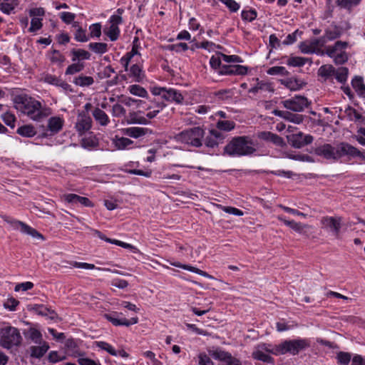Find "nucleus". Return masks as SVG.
Here are the masks:
<instances>
[{
  "mask_svg": "<svg viewBox=\"0 0 365 365\" xmlns=\"http://www.w3.org/2000/svg\"><path fill=\"white\" fill-rule=\"evenodd\" d=\"M309 153L326 160H336L342 157H361L362 153L356 148L347 143H340L336 146L329 143H315L309 150Z\"/></svg>",
  "mask_w": 365,
  "mask_h": 365,
  "instance_id": "obj_1",
  "label": "nucleus"
},
{
  "mask_svg": "<svg viewBox=\"0 0 365 365\" xmlns=\"http://www.w3.org/2000/svg\"><path fill=\"white\" fill-rule=\"evenodd\" d=\"M14 102L17 109L34 121H41L51 113L50 108L27 94L15 96Z\"/></svg>",
  "mask_w": 365,
  "mask_h": 365,
  "instance_id": "obj_2",
  "label": "nucleus"
},
{
  "mask_svg": "<svg viewBox=\"0 0 365 365\" xmlns=\"http://www.w3.org/2000/svg\"><path fill=\"white\" fill-rule=\"evenodd\" d=\"M257 150V140L250 135L232 137L224 148V153L233 158L252 156Z\"/></svg>",
  "mask_w": 365,
  "mask_h": 365,
  "instance_id": "obj_3",
  "label": "nucleus"
},
{
  "mask_svg": "<svg viewBox=\"0 0 365 365\" xmlns=\"http://www.w3.org/2000/svg\"><path fill=\"white\" fill-rule=\"evenodd\" d=\"M317 74L322 78L324 81H329L333 82V78H335L338 83L342 85L341 88L344 93L346 95L350 100L354 98V94L350 87L348 85L346 86L349 74V71L347 67L341 66L336 68L331 64H325L319 68Z\"/></svg>",
  "mask_w": 365,
  "mask_h": 365,
  "instance_id": "obj_4",
  "label": "nucleus"
},
{
  "mask_svg": "<svg viewBox=\"0 0 365 365\" xmlns=\"http://www.w3.org/2000/svg\"><path fill=\"white\" fill-rule=\"evenodd\" d=\"M22 337L19 330L11 326H6L0 329V346L9 349L21 344Z\"/></svg>",
  "mask_w": 365,
  "mask_h": 365,
  "instance_id": "obj_5",
  "label": "nucleus"
},
{
  "mask_svg": "<svg viewBox=\"0 0 365 365\" xmlns=\"http://www.w3.org/2000/svg\"><path fill=\"white\" fill-rule=\"evenodd\" d=\"M348 47L347 41H337L334 45L328 46L326 48L325 53L334 59L336 65H342L349 60V55L346 51Z\"/></svg>",
  "mask_w": 365,
  "mask_h": 365,
  "instance_id": "obj_6",
  "label": "nucleus"
},
{
  "mask_svg": "<svg viewBox=\"0 0 365 365\" xmlns=\"http://www.w3.org/2000/svg\"><path fill=\"white\" fill-rule=\"evenodd\" d=\"M151 93L154 96H160L164 101L169 103L182 105L184 103V96L182 93L173 88L155 86L151 88Z\"/></svg>",
  "mask_w": 365,
  "mask_h": 365,
  "instance_id": "obj_7",
  "label": "nucleus"
},
{
  "mask_svg": "<svg viewBox=\"0 0 365 365\" xmlns=\"http://www.w3.org/2000/svg\"><path fill=\"white\" fill-rule=\"evenodd\" d=\"M205 130L200 127H193L180 132L177 135L178 140L194 147H200L202 145V138Z\"/></svg>",
  "mask_w": 365,
  "mask_h": 365,
  "instance_id": "obj_8",
  "label": "nucleus"
},
{
  "mask_svg": "<svg viewBox=\"0 0 365 365\" xmlns=\"http://www.w3.org/2000/svg\"><path fill=\"white\" fill-rule=\"evenodd\" d=\"M309 346V342L305 339H298L294 340H287L277 346V353L284 354L289 353L292 355L297 354L300 351Z\"/></svg>",
  "mask_w": 365,
  "mask_h": 365,
  "instance_id": "obj_9",
  "label": "nucleus"
},
{
  "mask_svg": "<svg viewBox=\"0 0 365 365\" xmlns=\"http://www.w3.org/2000/svg\"><path fill=\"white\" fill-rule=\"evenodd\" d=\"M64 118L61 115L52 116L48 120L46 127L42 126V136H53L58 133L64 125Z\"/></svg>",
  "mask_w": 365,
  "mask_h": 365,
  "instance_id": "obj_10",
  "label": "nucleus"
},
{
  "mask_svg": "<svg viewBox=\"0 0 365 365\" xmlns=\"http://www.w3.org/2000/svg\"><path fill=\"white\" fill-rule=\"evenodd\" d=\"M282 104L287 110H290L294 112H302L305 108H307L309 106L310 102L306 97L297 95L294 97L282 101Z\"/></svg>",
  "mask_w": 365,
  "mask_h": 365,
  "instance_id": "obj_11",
  "label": "nucleus"
},
{
  "mask_svg": "<svg viewBox=\"0 0 365 365\" xmlns=\"http://www.w3.org/2000/svg\"><path fill=\"white\" fill-rule=\"evenodd\" d=\"M287 140L292 147L299 149L311 144L314 140V137L310 134H304L299 131L288 135Z\"/></svg>",
  "mask_w": 365,
  "mask_h": 365,
  "instance_id": "obj_12",
  "label": "nucleus"
},
{
  "mask_svg": "<svg viewBox=\"0 0 365 365\" xmlns=\"http://www.w3.org/2000/svg\"><path fill=\"white\" fill-rule=\"evenodd\" d=\"M249 67L240 64H225L221 71H217L220 76H245L247 74Z\"/></svg>",
  "mask_w": 365,
  "mask_h": 365,
  "instance_id": "obj_13",
  "label": "nucleus"
},
{
  "mask_svg": "<svg viewBox=\"0 0 365 365\" xmlns=\"http://www.w3.org/2000/svg\"><path fill=\"white\" fill-rule=\"evenodd\" d=\"M321 223L325 228L329 229L335 237H339L342 223V218L341 217L325 216L322 218Z\"/></svg>",
  "mask_w": 365,
  "mask_h": 365,
  "instance_id": "obj_14",
  "label": "nucleus"
},
{
  "mask_svg": "<svg viewBox=\"0 0 365 365\" xmlns=\"http://www.w3.org/2000/svg\"><path fill=\"white\" fill-rule=\"evenodd\" d=\"M6 221L11 223L15 229L20 230L22 233L31 235L35 238H39L41 240L43 239V235L40 234L36 230L32 228L23 222L19 220Z\"/></svg>",
  "mask_w": 365,
  "mask_h": 365,
  "instance_id": "obj_15",
  "label": "nucleus"
},
{
  "mask_svg": "<svg viewBox=\"0 0 365 365\" xmlns=\"http://www.w3.org/2000/svg\"><path fill=\"white\" fill-rule=\"evenodd\" d=\"M211 356L215 359L224 361L225 365H241L238 359L232 357L230 353L220 349L213 351Z\"/></svg>",
  "mask_w": 365,
  "mask_h": 365,
  "instance_id": "obj_16",
  "label": "nucleus"
},
{
  "mask_svg": "<svg viewBox=\"0 0 365 365\" xmlns=\"http://www.w3.org/2000/svg\"><path fill=\"white\" fill-rule=\"evenodd\" d=\"M118 315V313L113 314H106L104 315L105 318L111 322L114 326H125L128 327L132 324H135L138 322V317H133L130 319H127L125 318L118 319L115 316Z\"/></svg>",
  "mask_w": 365,
  "mask_h": 365,
  "instance_id": "obj_17",
  "label": "nucleus"
},
{
  "mask_svg": "<svg viewBox=\"0 0 365 365\" xmlns=\"http://www.w3.org/2000/svg\"><path fill=\"white\" fill-rule=\"evenodd\" d=\"M61 198L68 203L77 205L81 204L86 207H93L91 201L86 197H81L76 194L69 193L63 195Z\"/></svg>",
  "mask_w": 365,
  "mask_h": 365,
  "instance_id": "obj_18",
  "label": "nucleus"
},
{
  "mask_svg": "<svg viewBox=\"0 0 365 365\" xmlns=\"http://www.w3.org/2000/svg\"><path fill=\"white\" fill-rule=\"evenodd\" d=\"M258 138L261 140L271 142L277 146H286V143L282 137L270 131H262L259 133Z\"/></svg>",
  "mask_w": 365,
  "mask_h": 365,
  "instance_id": "obj_19",
  "label": "nucleus"
},
{
  "mask_svg": "<svg viewBox=\"0 0 365 365\" xmlns=\"http://www.w3.org/2000/svg\"><path fill=\"white\" fill-rule=\"evenodd\" d=\"M274 114L287 121L295 124H300L304 120V116L301 114L291 113L288 110H274Z\"/></svg>",
  "mask_w": 365,
  "mask_h": 365,
  "instance_id": "obj_20",
  "label": "nucleus"
},
{
  "mask_svg": "<svg viewBox=\"0 0 365 365\" xmlns=\"http://www.w3.org/2000/svg\"><path fill=\"white\" fill-rule=\"evenodd\" d=\"M125 135L134 138H138L152 133V130L148 128L130 127L123 130Z\"/></svg>",
  "mask_w": 365,
  "mask_h": 365,
  "instance_id": "obj_21",
  "label": "nucleus"
},
{
  "mask_svg": "<svg viewBox=\"0 0 365 365\" xmlns=\"http://www.w3.org/2000/svg\"><path fill=\"white\" fill-rule=\"evenodd\" d=\"M143 111H133L130 112L127 117V122L128 124H140V125H148L150 122L147 119L145 116L143 115Z\"/></svg>",
  "mask_w": 365,
  "mask_h": 365,
  "instance_id": "obj_22",
  "label": "nucleus"
},
{
  "mask_svg": "<svg viewBox=\"0 0 365 365\" xmlns=\"http://www.w3.org/2000/svg\"><path fill=\"white\" fill-rule=\"evenodd\" d=\"M91 118L89 116L83 115L78 118L75 128L79 135H83L91 128Z\"/></svg>",
  "mask_w": 365,
  "mask_h": 365,
  "instance_id": "obj_23",
  "label": "nucleus"
},
{
  "mask_svg": "<svg viewBox=\"0 0 365 365\" xmlns=\"http://www.w3.org/2000/svg\"><path fill=\"white\" fill-rule=\"evenodd\" d=\"M128 74L133 78V81L137 83L142 82L145 78L143 65L137 63L130 67Z\"/></svg>",
  "mask_w": 365,
  "mask_h": 365,
  "instance_id": "obj_24",
  "label": "nucleus"
},
{
  "mask_svg": "<svg viewBox=\"0 0 365 365\" xmlns=\"http://www.w3.org/2000/svg\"><path fill=\"white\" fill-rule=\"evenodd\" d=\"M211 137H207L205 140V146L208 148H215L217 146V140H222L224 138L223 134L217 130H210Z\"/></svg>",
  "mask_w": 365,
  "mask_h": 365,
  "instance_id": "obj_25",
  "label": "nucleus"
},
{
  "mask_svg": "<svg viewBox=\"0 0 365 365\" xmlns=\"http://www.w3.org/2000/svg\"><path fill=\"white\" fill-rule=\"evenodd\" d=\"M351 83L357 95L361 98H365V83L363 77L355 76L352 78Z\"/></svg>",
  "mask_w": 365,
  "mask_h": 365,
  "instance_id": "obj_26",
  "label": "nucleus"
},
{
  "mask_svg": "<svg viewBox=\"0 0 365 365\" xmlns=\"http://www.w3.org/2000/svg\"><path fill=\"white\" fill-rule=\"evenodd\" d=\"M91 56V53L84 49L73 48L71 51V61L73 62H83V61L89 60Z\"/></svg>",
  "mask_w": 365,
  "mask_h": 365,
  "instance_id": "obj_27",
  "label": "nucleus"
},
{
  "mask_svg": "<svg viewBox=\"0 0 365 365\" xmlns=\"http://www.w3.org/2000/svg\"><path fill=\"white\" fill-rule=\"evenodd\" d=\"M73 83L80 87H88L94 83V79L92 76H86L83 73L74 77L72 81Z\"/></svg>",
  "mask_w": 365,
  "mask_h": 365,
  "instance_id": "obj_28",
  "label": "nucleus"
},
{
  "mask_svg": "<svg viewBox=\"0 0 365 365\" xmlns=\"http://www.w3.org/2000/svg\"><path fill=\"white\" fill-rule=\"evenodd\" d=\"M19 4V0H2L0 1V11L9 15Z\"/></svg>",
  "mask_w": 365,
  "mask_h": 365,
  "instance_id": "obj_29",
  "label": "nucleus"
},
{
  "mask_svg": "<svg viewBox=\"0 0 365 365\" xmlns=\"http://www.w3.org/2000/svg\"><path fill=\"white\" fill-rule=\"evenodd\" d=\"M324 34L328 40L332 41L341 37L342 30L340 26L334 25L332 28L326 29Z\"/></svg>",
  "mask_w": 365,
  "mask_h": 365,
  "instance_id": "obj_30",
  "label": "nucleus"
},
{
  "mask_svg": "<svg viewBox=\"0 0 365 365\" xmlns=\"http://www.w3.org/2000/svg\"><path fill=\"white\" fill-rule=\"evenodd\" d=\"M49 346L46 342H43L41 346H32L30 347L31 356L34 358L42 357L48 350Z\"/></svg>",
  "mask_w": 365,
  "mask_h": 365,
  "instance_id": "obj_31",
  "label": "nucleus"
},
{
  "mask_svg": "<svg viewBox=\"0 0 365 365\" xmlns=\"http://www.w3.org/2000/svg\"><path fill=\"white\" fill-rule=\"evenodd\" d=\"M93 115L95 120L101 125H107L110 122L109 117L106 112L98 108L93 110Z\"/></svg>",
  "mask_w": 365,
  "mask_h": 365,
  "instance_id": "obj_32",
  "label": "nucleus"
},
{
  "mask_svg": "<svg viewBox=\"0 0 365 365\" xmlns=\"http://www.w3.org/2000/svg\"><path fill=\"white\" fill-rule=\"evenodd\" d=\"M130 94L140 98H148L149 94L147 90L138 84L130 85L128 88Z\"/></svg>",
  "mask_w": 365,
  "mask_h": 365,
  "instance_id": "obj_33",
  "label": "nucleus"
},
{
  "mask_svg": "<svg viewBox=\"0 0 365 365\" xmlns=\"http://www.w3.org/2000/svg\"><path fill=\"white\" fill-rule=\"evenodd\" d=\"M31 309L37 314L41 316H49L50 318L53 319L56 317V313L50 309L49 308L45 307L43 304H34Z\"/></svg>",
  "mask_w": 365,
  "mask_h": 365,
  "instance_id": "obj_34",
  "label": "nucleus"
},
{
  "mask_svg": "<svg viewBox=\"0 0 365 365\" xmlns=\"http://www.w3.org/2000/svg\"><path fill=\"white\" fill-rule=\"evenodd\" d=\"M113 143L118 149L123 150L130 148L133 144V141L128 138H118V136H115L113 139Z\"/></svg>",
  "mask_w": 365,
  "mask_h": 365,
  "instance_id": "obj_35",
  "label": "nucleus"
},
{
  "mask_svg": "<svg viewBox=\"0 0 365 365\" xmlns=\"http://www.w3.org/2000/svg\"><path fill=\"white\" fill-rule=\"evenodd\" d=\"M170 264L174 266V267L182 268V269L188 270L190 272L198 274H200L201 276H203V277H208V278H211V276L210 274H208L207 272H204V271H202V270H201V269H198L197 267H192V266H190V265H187V264H181L180 262H171Z\"/></svg>",
  "mask_w": 365,
  "mask_h": 365,
  "instance_id": "obj_36",
  "label": "nucleus"
},
{
  "mask_svg": "<svg viewBox=\"0 0 365 365\" xmlns=\"http://www.w3.org/2000/svg\"><path fill=\"white\" fill-rule=\"evenodd\" d=\"M235 123L233 120H219L216 123V128L218 131L229 132L235 128Z\"/></svg>",
  "mask_w": 365,
  "mask_h": 365,
  "instance_id": "obj_37",
  "label": "nucleus"
},
{
  "mask_svg": "<svg viewBox=\"0 0 365 365\" xmlns=\"http://www.w3.org/2000/svg\"><path fill=\"white\" fill-rule=\"evenodd\" d=\"M103 31L111 41L118 40L120 34L119 27L115 25H110L108 27L105 28Z\"/></svg>",
  "mask_w": 365,
  "mask_h": 365,
  "instance_id": "obj_38",
  "label": "nucleus"
},
{
  "mask_svg": "<svg viewBox=\"0 0 365 365\" xmlns=\"http://www.w3.org/2000/svg\"><path fill=\"white\" fill-rule=\"evenodd\" d=\"M16 133L26 138H31L36 135L35 128L32 125H24L18 128Z\"/></svg>",
  "mask_w": 365,
  "mask_h": 365,
  "instance_id": "obj_39",
  "label": "nucleus"
},
{
  "mask_svg": "<svg viewBox=\"0 0 365 365\" xmlns=\"http://www.w3.org/2000/svg\"><path fill=\"white\" fill-rule=\"evenodd\" d=\"M88 48L93 52L97 54H103L108 52V46L106 43L102 42H92L88 44Z\"/></svg>",
  "mask_w": 365,
  "mask_h": 365,
  "instance_id": "obj_40",
  "label": "nucleus"
},
{
  "mask_svg": "<svg viewBox=\"0 0 365 365\" xmlns=\"http://www.w3.org/2000/svg\"><path fill=\"white\" fill-rule=\"evenodd\" d=\"M309 61V58L301 56H290L287 64L292 67H302Z\"/></svg>",
  "mask_w": 365,
  "mask_h": 365,
  "instance_id": "obj_41",
  "label": "nucleus"
},
{
  "mask_svg": "<svg viewBox=\"0 0 365 365\" xmlns=\"http://www.w3.org/2000/svg\"><path fill=\"white\" fill-rule=\"evenodd\" d=\"M84 68L85 63L83 62H73L66 68L65 75H74L81 72Z\"/></svg>",
  "mask_w": 365,
  "mask_h": 365,
  "instance_id": "obj_42",
  "label": "nucleus"
},
{
  "mask_svg": "<svg viewBox=\"0 0 365 365\" xmlns=\"http://www.w3.org/2000/svg\"><path fill=\"white\" fill-rule=\"evenodd\" d=\"M344 112L350 121H360L363 118L362 115L351 106H347Z\"/></svg>",
  "mask_w": 365,
  "mask_h": 365,
  "instance_id": "obj_43",
  "label": "nucleus"
},
{
  "mask_svg": "<svg viewBox=\"0 0 365 365\" xmlns=\"http://www.w3.org/2000/svg\"><path fill=\"white\" fill-rule=\"evenodd\" d=\"M282 83L292 91H297L302 87V82L300 80L294 78L283 80Z\"/></svg>",
  "mask_w": 365,
  "mask_h": 365,
  "instance_id": "obj_44",
  "label": "nucleus"
},
{
  "mask_svg": "<svg viewBox=\"0 0 365 365\" xmlns=\"http://www.w3.org/2000/svg\"><path fill=\"white\" fill-rule=\"evenodd\" d=\"M257 17V11L255 9L249 10L243 9L241 12V18L244 21L252 22Z\"/></svg>",
  "mask_w": 365,
  "mask_h": 365,
  "instance_id": "obj_45",
  "label": "nucleus"
},
{
  "mask_svg": "<svg viewBox=\"0 0 365 365\" xmlns=\"http://www.w3.org/2000/svg\"><path fill=\"white\" fill-rule=\"evenodd\" d=\"M195 48H203L205 50H207L208 51H214L216 48H221L222 46L220 45L216 44L212 41H203L200 43H196L195 44Z\"/></svg>",
  "mask_w": 365,
  "mask_h": 365,
  "instance_id": "obj_46",
  "label": "nucleus"
},
{
  "mask_svg": "<svg viewBox=\"0 0 365 365\" xmlns=\"http://www.w3.org/2000/svg\"><path fill=\"white\" fill-rule=\"evenodd\" d=\"M267 73L270 76H287L289 72L284 66H272L267 69Z\"/></svg>",
  "mask_w": 365,
  "mask_h": 365,
  "instance_id": "obj_47",
  "label": "nucleus"
},
{
  "mask_svg": "<svg viewBox=\"0 0 365 365\" xmlns=\"http://www.w3.org/2000/svg\"><path fill=\"white\" fill-rule=\"evenodd\" d=\"M1 118L4 122V123L9 126L11 128L15 127V123L16 120V118L15 115L11 111H6L1 115Z\"/></svg>",
  "mask_w": 365,
  "mask_h": 365,
  "instance_id": "obj_48",
  "label": "nucleus"
},
{
  "mask_svg": "<svg viewBox=\"0 0 365 365\" xmlns=\"http://www.w3.org/2000/svg\"><path fill=\"white\" fill-rule=\"evenodd\" d=\"M74 39L78 42L82 43L88 41L89 36L87 35L86 29L78 26L74 33Z\"/></svg>",
  "mask_w": 365,
  "mask_h": 365,
  "instance_id": "obj_49",
  "label": "nucleus"
},
{
  "mask_svg": "<svg viewBox=\"0 0 365 365\" xmlns=\"http://www.w3.org/2000/svg\"><path fill=\"white\" fill-rule=\"evenodd\" d=\"M252 355L255 359H257V360H259V361H262L264 362L272 363L273 361V359L269 354L264 352L263 350H261V349H257V350L253 352Z\"/></svg>",
  "mask_w": 365,
  "mask_h": 365,
  "instance_id": "obj_50",
  "label": "nucleus"
},
{
  "mask_svg": "<svg viewBox=\"0 0 365 365\" xmlns=\"http://www.w3.org/2000/svg\"><path fill=\"white\" fill-rule=\"evenodd\" d=\"M253 80L256 81L257 83L249 89V93L255 94L257 93L259 91L268 89L269 85L267 83L263 81H259L258 78H254Z\"/></svg>",
  "mask_w": 365,
  "mask_h": 365,
  "instance_id": "obj_51",
  "label": "nucleus"
},
{
  "mask_svg": "<svg viewBox=\"0 0 365 365\" xmlns=\"http://www.w3.org/2000/svg\"><path fill=\"white\" fill-rule=\"evenodd\" d=\"M101 24L95 23L89 26V39L94 38H99L101 36Z\"/></svg>",
  "mask_w": 365,
  "mask_h": 365,
  "instance_id": "obj_52",
  "label": "nucleus"
},
{
  "mask_svg": "<svg viewBox=\"0 0 365 365\" xmlns=\"http://www.w3.org/2000/svg\"><path fill=\"white\" fill-rule=\"evenodd\" d=\"M303 34V31H300L299 29L295 30L292 34H288L284 40L283 41L282 43L284 45H292L294 42L297 41V37L301 36Z\"/></svg>",
  "mask_w": 365,
  "mask_h": 365,
  "instance_id": "obj_53",
  "label": "nucleus"
},
{
  "mask_svg": "<svg viewBox=\"0 0 365 365\" xmlns=\"http://www.w3.org/2000/svg\"><path fill=\"white\" fill-rule=\"evenodd\" d=\"M29 338L35 344H41L42 334L35 328H30L28 331Z\"/></svg>",
  "mask_w": 365,
  "mask_h": 365,
  "instance_id": "obj_54",
  "label": "nucleus"
},
{
  "mask_svg": "<svg viewBox=\"0 0 365 365\" xmlns=\"http://www.w3.org/2000/svg\"><path fill=\"white\" fill-rule=\"evenodd\" d=\"M140 48V43L139 38L138 36H135L133 38V43H132L131 51L129 52H127L125 54L131 58H133L136 55L140 56L141 54L138 51Z\"/></svg>",
  "mask_w": 365,
  "mask_h": 365,
  "instance_id": "obj_55",
  "label": "nucleus"
},
{
  "mask_svg": "<svg viewBox=\"0 0 365 365\" xmlns=\"http://www.w3.org/2000/svg\"><path fill=\"white\" fill-rule=\"evenodd\" d=\"M361 0H336L338 6L346 9H351L353 6L359 4Z\"/></svg>",
  "mask_w": 365,
  "mask_h": 365,
  "instance_id": "obj_56",
  "label": "nucleus"
},
{
  "mask_svg": "<svg viewBox=\"0 0 365 365\" xmlns=\"http://www.w3.org/2000/svg\"><path fill=\"white\" fill-rule=\"evenodd\" d=\"M220 56L223 61L226 63H243L244 60L242 57L237 55H227L222 53H220Z\"/></svg>",
  "mask_w": 365,
  "mask_h": 365,
  "instance_id": "obj_57",
  "label": "nucleus"
},
{
  "mask_svg": "<svg viewBox=\"0 0 365 365\" xmlns=\"http://www.w3.org/2000/svg\"><path fill=\"white\" fill-rule=\"evenodd\" d=\"M222 58L220 57H215V56H211L210 59V67L217 71H221L222 66H224L225 64L222 63Z\"/></svg>",
  "mask_w": 365,
  "mask_h": 365,
  "instance_id": "obj_58",
  "label": "nucleus"
},
{
  "mask_svg": "<svg viewBox=\"0 0 365 365\" xmlns=\"http://www.w3.org/2000/svg\"><path fill=\"white\" fill-rule=\"evenodd\" d=\"M43 18H32L31 21V26L29 29V31L34 33L40 30L43 26Z\"/></svg>",
  "mask_w": 365,
  "mask_h": 365,
  "instance_id": "obj_59",
  "label": "nucleus"
},
{
  "mask_svg": "<svg viewBox=\"0 0 365 365\" xmlns=\"http://www.w3.org/2000/svg\"><path fill=\"white\" fill-rule=\"evenodd\" d=\"M218 1L220 2H221L222 4H225L228 8L230 11H231V12H237L240 8V4L235 0H218Z\"/></svg>",
  "mask_w": 365,
  "mask_h": 365,
  "instance_id": "obj_60",
  "label": "nucleus"
},
{
  "mask_svg": "<svg viewBox=\"0 0 365 365\" xmlns=\"http://www.w3.org/2000/svg\"><path fill=\"white\" fill-rule=\"evenodd\" d=\"M96 346L100 349L106 351L112 356H118L117 351H115L110 344L106 341H97Z\"/></svg>",
  "mask_w": 365,
  "mask_h": 365,
  "instance_id": "obj_61",
  "label": "nucleus"
},
{
  "mask_svg": "<svg viewBox=\"0 0 365 365\" xmlns=\"http://www.w3.org/2000/svg\"><path fill=\"white\" fill-rule=\"evenodd\" d=\"M338 363L341 365H348L351 361V356L348 352L341 351L337 354Z\"/></svg>",
  "mask_w": 365,
  "mask_h": 365,
  "instance_id": "obj_62",
  "label": "nucleus"
},
{
  "mask_svg": "<svg viewBox=\"0 0 365 365\" xmlns=\"http://www.w3.org/2000/svg\"><path fill=\"white\" fill-rule=\"evenodd\" d=\"M189 48L186 43H178L175 44H170L168 46V49L171 51H175L180 53L181 51H185Z\"/></svg>",
  "mask_w": 365,
  "mask_h": 365,
  "instance_id": "obj_63",
  "label": "nucleus"
},
{
  "mask_svg": "<svg viewBox=\"0 0 365 365\" xmlns=\"http://www.w3.org/2000/svg\"><path fill=\"white\" fill-rule=\"evenodd\" d=\"M59 17L63 23L70 24L76 19V14L68 11H63L60 13Z\"/></svg>",
  "mask_w": 365,
  "mask_h": 365,
  "instance_id": "obj_64",
  "label": "nucleus"
}]
</instances>
